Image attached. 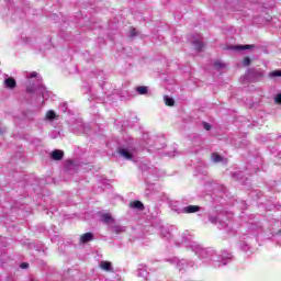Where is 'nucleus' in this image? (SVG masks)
Instances as JSON below:
<instances>
[{"label": "nucleus", "instance_id": "obj_5", "mask_svg": "<svg viewBox=\"0 0 281 281\" xmlns=\"http://www.w3.org/2000/svg\"><path fill=\"white\" fill-rule=\"evenodd\" d=\"M170 262L177 265V269H179V271H183V269H188V267H194L192 261L188 262L184 259L178 260L177 258H173Z\"/></svg>", "mask_w": 281, "mask_h": 281}, {"label": "nucleus", "instance_id": "obj_4", "mask_svg": "<svg viewBox=\"0 0 281 281\" xmlns=\"http://www.w3.org/2000/svg\"><path fill=\"white\" fill-rule=\"evenodd\" d=\"M165 238L167 240H169V243H173V245H176L177 247H179V245H183L186 243V239L183 238H179V235H177V233H170L168 231H166V235Z\"/></svg>", "mask_w": 281, "mask_h": 281}, {"label": "nucleus", "instance_id": "obj_12", "mask_svg": "<svg viewBox=\"0 0 281 281\" xmlns=\"http://www.w3.org/2000/svg\"><path fill=\"white\" fill-rule=\"evenodd\" d=\"M99 266L103 271H113V267H111V262L109 261H101Z\"/></svg>", "mask_w": 281, "mask_h": 281}, {"label": "nucleus", "instance_id": "obj_22", "mask_svg": "<svg viewBox=\"0 0 281 281\" xmlns=\"http://www.w3.org/2000/svg\"><path fill=\"white\" fill-rule=\"evenodd\" d=\"M124 226H115L114 227V232L116 233V234H120V232H124Z\"/></svg>", "mask_w": 281, "mask_h": 281}, {"label": "nucleus", "instance_id": "obj_2", "mask_svg": "<svg viewBox=\"0 0 281 281\" xmlns=\"http://www.w3.org/2000/svg\"><path fill=\"white\" fill-rule=\"evenodd\" d=\"M26 78L27 80H32L34 78H36L37 80V85H30L26 87V91L27 93H42V98L43 100H47L48 95H47V90L45 89V86H42L41 82L43 81V78H41V76H38V74L36 71L26 74Z\"/></svg>", "mask_w": 281, "mask_h": 281}, {"label": "nucleus", "instance_id": "obj_11", "mask_svg": "<svg viewBox=\"0 0 281 281\" xmlns=\"http://www.w3.org/2000/svg\"><path fill=\"white\" fill-rule=\"evenodd\" d=\"M91 240H93V234L91 233H85L83 235L80 236L81 243H91Z\"/></svg>", "mask_w": 281, "mask_h": 281}, {"label": "nucleus", "instance_id": "obj_8", "mask_svg": "<svg viewBox=\"0 0 281 281\" xmlns=\"http://www.w3.org/2000/svg\"><path fill=\"white\" fill-rule=\"evenodd\" d=\"M4 86L7 89H14L16 87V80L12 77L4 79Z\"/></svg>", "mask_w": 281, "mask_h": 281}, {"label": "nucleus", "instance_id": "obj_18", "mask_svg": "<svg viewBox=\"0 0 281 281\" xmlns=\"http://www.w3.org/2000/svg\"><path fill=\"white\" fill-rule=\"evenodd\" d=\"M193 47L196 52H201L203 49V42L201 40L193 42Z\"/></svg>", "mask_w": 281, "mask_h": 281}, {"label": "nucleus", "instance_id": "obj_9", "mask_svg": "<svg viewBox=\"0 0 281 281\" xmlns=\"http://www.w3.org/2000/svg\"><path fill=\"white\" fill-rule=\"evenodd\" d=\"M137 272H138V278H144V280H148V270L146 269V267L140 266Z\"/></svg>", "mask_w": 281, "mask_h": 281}, {"label": "nucleus", "instance_id": "obj_20", "mask_svg": "<svg viewBox=\"0 0 281 281\" xmlns=\"http://www.w3.org/2000/svg\"><path fill=\"white\" fill-rule=\"evenodd\" d=\"M270 78H281V70H273L269 74Z\"/></svg>", "mask_w": 281, "mask_h": 281}, {"label": "nucleus", "instance_id": "obj_21", "mask_svg": "<svg viewBox=\"0 0 281 281\" xmlns=\"http://www.w3.org/2000/svg\"><path fill=\"white\" fill-rule=\"evenodd\" d=\"M251 63V59H249V57H245L244 60H243V66L244 67H249Z\"/></svg>", "mask_w": 281, "mask_h": 281}, {"label": "nucleus", "instance_id": "obj_14", "mask_svg": "<svg viewBox=\"0 0 281 281\" xmlns=\"http://www.w3.org/2000/svg\"><path fill=\"white\" fill-rule=\"evenodd\" d=\"M101 221L103 223H113V217L111 216V214L109 213H104L102 216H101Z\"/></svg>", "mask_w": 281, "mask_h": 281}, {"label": "nucleus", "instance_id": "obj_13", "mask_svg": "<svg viewBox=\"0 0 281 281\" xmlns=\"http://www.w3.org/2000/svg\"><path fill=\"white\" fill-rule=\"evenodd\" d=\"M135 91L138 93V95H146L148 93V87L139 86L135 89Z\"/></svg>", "mask_w": 281, "mask_h": 281}, {"label": "nucleus", "instance_id": "obj_10", "mask_svg": "<svg viewBox=\"0 0 281 281\" xmlns=\"http://www.w3.org/2000/svg\"><path fill=\"white\" fill-rule=\"evenodd\" d=\"M64 155H65V153H63V150L56 149L52 153V158L55 159L56 161H60V159H63Z\"/></svg>", "mask_w": 281, "mask_h": 281}, {"label": "nucleus", "instance_id": "obj_27", "mask_svg": "<svg viewBox=\"0 0 281 281\" xmlns=\"http://www.w3.org/2000/svg\"><path fill=\"white\" fill-rule=\"evenodd\" d=\"M20 267H21V269H27V267H30V265L24 262Z\"/></svg>", "mask_w": 281, "mask_h": 281}, {"label": "nucleus", "instance_id": "obj_17", "mask_svg": "<svg viewBox=\"0 0 281 281\" xmlns=\"http://www.w3.org/2000/svg\"><path fill=\"white\" fill-rule=\"evenodd\" d=\"M211 159L214 164H221L223 161V157L218 154H212Z\"/></svg>", "mask_w": 281, "mask_h": 281}, {"label": "nucleus", "instance_id": "obj_26", "mask_svg": "<svg viewBox=\"0 0 281 281\" xmlns=\"http://www.w3.org/2000/svg\"><path fill=\"white\" fill-rule=\"evenodd\" d=\"M80 128L77 130V133H82V128H85V125L82 123H79Z\"/></svg>", "mask_w": 281, "mask_h": 281}, {"label": "nucleus", "instance_id": "obj_19", "mask_svg": "<svg viewBox=\"0 0 281 281\" xmlns=\"http://www.w3.org/2000/svg\"><path fill=\"white\" fill-rule=\"evenodd\" d=\"M131 207H134L136 210H143L144 209V204L139 201H135L131 203Z\"/></svg>", "mask_w": 281, "mask_h": 281}, {"label": "nucleus", "instance_id": "obj_6", "mask_svg": "<svg viewBox=\"0 0 281 281\" xmlns=\"http://www.w3.org/2000/svg\"><path fill=\"white\" fill-rule=\"evenodd\" d=\"M54 120H58V115L54 110H48L45 114L46 122H54Z\"/></svg>", "mask_w": 281, "mask_h": 281}, {"label": "nucleus", "instance_id": "obj_1", "mask_svg": "<svg viewBox=\"0 0 281 281\" xmlns=\"http://www.w3.org/2000/svg\"><path fill=\"white\" fill-rule=\"evenodd\" d=\"M190 249L204 262H213L215 268L225 267L232 260V252L223 250L221 254H216L214 249H205L194 241L190 244Z\"/></svg>", "mask_w": 281, "mask_h": 281}, {"label": "nucleus", "instance_id": "obj_23", "mask_svg": "<svg viewBox=\"0 0 281 281\" xmlns=\"http://www.w3.org/2000/svg\"><path fill=\"white\" fill-rule=\"evenodd\" d=\"M274 102H276L277 104H281V93L276 95Z\"/></svg>", "mask_w": 281, "mask_h": 281}, {"label": "nucleus", "instance_id": "obj_25", "mask_svg": "<svg viewBox=\"0 0 281 281\" xmlns=\"http://www.w3.org/2000/svg\"><path fill=\"white\" fill-rule=\"evenodd\" d=\"M203 126L205 131H210L212 128V126L209 123H204Z\"/></svg>", "mask_w": 281, "mask_h": 281}, {"label": "nucleus", "instance_id": "obj_28", "mask_svg": "<svg viewBox=\"0 0 281 281\" xmlns=\"http://www.w3.org/2000/svg\"><path fill=\"white\" fill-rule=\"evenodd\" d=\"M136 34H137V31H135V29L132 30V36H135Z\"/></svg>", "mask_w": 281, "mask_h": 281}, {"label": "nucleus", "instance_id": "obj_3", "mask_svg": "<svg viewBox=\"0 0 281 281\" xmlns=\"http://www.w3.org/2000/svg\"><path fill=\"white\" fill-rule=\"evenodd\" d=\"M119 155H121L123 159H127L128 161H135L136 150L133 147H123L119 149Z\"/></svg>", "mask_w": 281, "mask_h": 281}, {"label": "nucleus", "instance_id": "obj_7", "mask_svg": "<svg viewBox=\"0 0 281 281\" xmlns=\"http://www.w3.org/2000/svg\"><path fill=\"white\" fill-rule=\"evenodd\" d=\"M199 210H201V207L198 205H188L182 209V212L184 214H194V212H199Z\"/></svg>", "mask_w": 281, "mask_h": 281}, {"label": "nucleus", "instance_id": "obj_24", "mask_svg": "<svg viewBox=\"0 0 281 281\" xmlns=\"http://www.w3.org/2000/svg\"><path fill=\"white\" fill-rule=\"evenodd\" d=\"M215 67H216L217 69H221V67H225V65H223V63H221V61H216V63H215Z\"/></svg>", "mask_w": 281, "mask_h": 281}, {"label": "nucleus", "instance_id": "obj_15", "mask_svg": "<svg viewBox=\"0 0 281 281\" xmlns=\"http://www.w3.org/2000/svg\"><path fill=\"white\" fill-rule=\"evenodd\" d=\"M251 45H237L234 46L233 49H235L236 52H243L244 49H251Z\"/></svg>", "mask_w": 281, "mask_h": 281}, {"label": "nucleus", "instance_id": "obj_16", "mask_svg": "<svg viewBox=\"0 0 281 281\" xmlns=\"http://www.w3.org/2000/svg\"><path fill=\"white\" fill-rule=\"evenodd\" d=\"M164 101L167 106H175V99H172L168 95H165Z\"/></svg>", "mask_w": 281, "mask_h": 281}]
</instances>
